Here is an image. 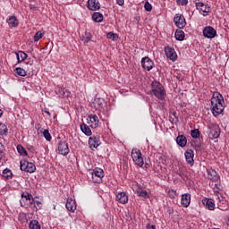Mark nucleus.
Segmentation results:
<instances>
[{
    "instance_id": "nucleus-27",
    "label": "nucleus",
    "mask_w": 229,
    "mask_h": 229,
    "mask_svg": "<svg viewBox=\"0 0 229 229\" xmlns=\"http://www.w3.org/2000/svg\"><path fill=\"white\" fill-rule=\"evenodd\" d=\"M103 19L104 16L101 13L96 12L92 14V21H94V22H103Z\"/></svg>"
},
{
    "instance_id": "nucleus-40",
    "label": "nucleus",
    "mask_w": 229,
    "mask_h": 229,
    "mask_svg": "<svg viewBox=\"0 0 229 229\" xmlns=\"http://www.w3.org/2000/svg\"><path fill=\"white\" fill-rule=\"evenodd\" d=\"M89 40H92V34L86 33V36L82 38V41L84 42V44H89Z\"/></svg>"
},
{
    "instance_id": "nucleus-3",
    "label": "nucleus",
    "mask_w": 229,
    "mask_h": 229,
    "mask_svg": "<svg viewBox=\"0 0 229 229\" xmlns=\"http://www.w3.org/2000/svg\"><path fill=\"white\" fill-rule=\"evenodd\" d=\"M89 173L94 183H101V182H103V178H105V171H103L102 168L96 167L93 170H89Z\"/></svg>"
},
{
    "instance_id": "nucleus-54",
    "label": "nucleus",
    "mask_w": 229,
    "mask_h": 229,
    "mask_svg": "<svg viewBox=\"0 0 229 229\" xmlns=\"http://www.w3.org/2000/svg\"><path fill=\"white\" fill-rule=\"evenodd\" d=\"M32 64H33V62L30 63V65H32Z\"/></svg>"
},
{
    "instance_id": "nucleus-33",
    "label": "nucleus",
    "mask_w": 229,
    "mask_h": 229,
    "mask_svg": "<svg viewBox=\"0 0 229 229\" xmlns=\"http://www.w3.org/2000/svg\"><path fill=\"white\" fill-rule=\"evenodd\" d=\"M16 148H17V151H18V153H20V155H21L22 157H27L28 152L26 151V148H24V147H22V145H18Z\"/></svg>"
},
{
    "instance_id": "nucleus-6",
    "label": "nucleus",
    "mask_w": 229,
    "mask_h": 229,
    "mask_svg": "<svg viewBox=\"0 0 229 229\" xmlns=\"http://www.w3.org/2000/svg\"><path fill=\"white\" fill-rule=\"evenodd\" d=\"M21 171H25L26 173H35L37 166H35V164L31 162H28L26 160L21 161Z\"/></svg>"
},
{
    "instance_id": "nucleus-43",
    "label": "nucleus",
    "mask_w": 229,
    "mask_h": 229,
    "mask_svg": "<svg viewBox=\"0 0 229 229\" xmlns=\"http://www.w3.org/2000/svg\"><path fill=\"white\" fill-rule=\"evenodd\" d=\"M176 3L179 6H187V4H189V0H176Z\"/></svg>"
},
{
    "instance_id": "nucleus-38",
    "label": "nucleus",
    "mask_w": 229,
    "mask_h": 229,
    "mask_svg": "<svg viewBox=\"0 0 229 229\" xmlns=\"http://www.w3.org/2000/svg\"><path fill=\"white\" fill-rule=\"evenodd\" d=\"M42 37H44V31L39 30L36 32V34L34 35V42H38V40H40Z\"/></svg>"
},
{
    "instance_id": "nucleus-31",
    "label": "nucleus",
    "mask_w": 229,
    "mask_h": 229,
    "mask_svg": "<svg viewBox=\"0 0 229 229\" xmlns=\"http://www.w3.org/2000/svg\"><path fill=\"white\" fill-rule=\"evenodd\" d=\"M14 72H15V74H17L18 76H22V77H24V76H27V72H26V70H24V69H22V68H21V67H18V68H15L14 69Z\"/></svg>"
},
{
    "instance_id": "nucleus-45",
    "label": "nucleus",
    "mask_w": 229,
    "mask_h": 229,
    "mask_svg": "<svg viewBox=\"0 0 229 229\" xmlns=\"http://www.w3.org/2000/svg\"><path fill=\"white\" fill-rule=\"evenodd\" d=\"M144 8L146 10V12H151V10H153V5H151V4H149L148 1L145 3L144 4Z\"/></svg>"
},
{
    "instance_id": "nucleus-51",
    "label": "nucleus",
    "mask_w": 229,
    "mask_h": 229,
    "mask_svg": "<svg viewBox=\"0 0 229 229\" xmlns=\"http://www.w3.org/2000/svg\"><path fill=\"white\" fill-rule=\"evenodd\" d=\"M43 112L45 113V114H47V115H48V117H51V113L49 112V111H47V110H43Z\"/></svg>"
},
{
    "instance_id": "nucleus-21",
    "label": "nucleus",
    "mask_w": 229,
    "mask_h": 229,
    "mask_svg": "<svg viewBox=\"0 0 229 229\" xmlns=\"http://www.w3.org/2000/svg\"><path fill=\"white\" fill-rule=\"evenodd\" d=\"M135 194L139 196L140 198H144V199H149V193H148V191L143 190L142 188L139 187L136 190H134Z\"/></svg>"
},
{
    "instance_id": "nucleus-53",
    "label": "nucleus",
    "mask_w": 229,
    "mask_h": 229,
    "mask_svg": "<svg viewBox=\"0 0 229 229\" xmlns=\"http://www.w3.org/2000/svg\"><path fill=\"white\" fill-rule=\"evenodd\" d=\"M3 115V110L0 109V117Z\"/></svg>"
},
{
    "instance_id": "nucleus-39",
    "label": "nucleus",
    "mask_w": 229,
    "mask_h": 229,
    "mask_svg": "<svg viewBox=\"0 0 229 229\" xmlns=\"http://www.w3.org/2000/svg\"><path fill=\"white\" fill-rule=\"evenodd\" d=\"M106 38H109L110 40H117V38H119V36H117V34L114 33V32H108L106 35Z\"/></svg>"
},
{
    "instance_id": "nucleus-5",
    "label": "nucleus",
    "mask_w": 229,
    "mask_h": 229,
    "mask_svg": "<svg viewBox=\"0 0 229 229\" xmlns=\"http://www.w3.org/2000/svg\"><path fill=\"white\" fill-rule=\"evenodd\" d=\"M208 128H209L208 138L211 139V140H214V139H219L221 135V129H219V126L215 123H209Z\"/></svg>"
},
{
    "instance_id": "nucleus-1",
    "label": "nucleus",
    "mask_w": 229,
    "mask_h": 229,
    "mask_svg": "<svg viewBox=\"0 0 229 229\" xmlns=\"http://www.w3.org/2000/svg\"><path fill=\"white\" fill-rule=\"evenodd\" d=\"M225 98H223V95L219 92H214L213 96L211 98V112L215 117H217V115H221L223 114V111L225 110Z\"/></svg>"
},
{
    "instance_id": "nucleus-37",
    "label": "nucleus",
    "mask_w": 229,
    "mask_h": 229,
    "mask_svg": "<svg viewBox=\"0 0 229 229\" xmlns=\"http://www.w3.org/2000/svg\"><path fill=\"white\" fill-rule=\"evenodd\" d=\"M21 198H24L25 199L29 200L30 203H31V201H35V199H33V195H31L29 192L22 193Z\"/></svg>"
},
{
    "instance_id": "nucleus-14",
    "label": "nucleus",
    "mask_w": 229,
    "mask_h": 229,
    "mask_svg": "<svg viewBox=\"0 0 229 229\" xmlns=\"http://www.w3.org/2000/svg\"><path fill=\"white\" fill-rule=\"evenodd\" d=\"M195 6L199 13H210L211 8L208 4H205L203 2H198L195 4Z\"/></svg>"
},
{
    "instance_id": "nucleus-7",
    "label": "nucleus",
    "mask_w": 229,
    "mask_h": 229,
    "mask_svg": "<svg viewBox=\"0 0 229 229\" xmlns=\"http://www.w3.org/2000/svg\"><path fill=\"white\" fill-rule=\"evenodd\" d=\"M174 22L179 30H183L184 26H187V21H185V16L183 14L177 13L174 18Z\"/></svg>"
},
{
    "instance_id": "nucleus-8",
    "label": "nucleus",
    "mask_w": 229,
    "mask_h": 229,
    "mask_svg": "<svg viewBox=\"0 0 229 229\" xmlns=\"http://www.w3.org/2000/svg\"><path fill=\"white\" fill-rule=\"evenodd\" d=\"M202 33L205 38H216L217 30H216L212 26H207L203 29Z\"/></svg>"
},
{
    "instance_id": "nucleus-2",
    "label": "nucleus",
    "mask_w": 229,
    "mask_h": 229,
    "mask_svg": "<svg viewBox=\"0 0 229 229\" xmlns=\"http://www.w3.org/2000/svg\"><path fill=\"white\" fill-rule=\"evenodd\" d=\"M151 94L160 101L165 99V88L158 81H154L151 83Z\"/></svg>"
},
{
    "instance_id": "nucleus-9",
    "label": "nucleus",
    "mask_w": 229,
    "mask_h": 229,
    "mask_svg": "<svg viewBox=\"0 0 229 229\" xmlns=\"http://www.w3.org/2000/svg\"><path fill=\"white\" fill-rule=\"evenodd\" d=\"M57 151L59 155H63L64 157H67L69 155L70 149H69V143L66 141H60L57 146Z\"/></svg>"
},
{
    "instance_id": "nucleus-32",
    "label": "nucleus",
    "mask_w": 229,
    "mask_h": 229,
    "mask_svg": "<svg viewBox=\"0 0 229 229\" xmlns=\"http://www.w3.org/2000/svg\"><path fill=\"white\" fill-rule=\"evenodd\" d=\"M13 173H12V170L6 168L3 171V176L4 178H5V180H10V178H12L13 176Z\"/></svg>"
},
{
    "instance_id": "nucleus-4",
    "label": "nucleus",
    "mask_w": 229,
    "mask_h": 229,
    "mask_svg": "<svg viewBox=\"0 0 229 229\" xmlns=\"http://www.w3.org/2000/svg\"><path fill=\"white\" fill-rule=\"evenodd\" d=\"M131 158L136 165L143 167L144 165V157H142V152L139 148H132L131 150Z\"/></svg>"
},
{
    "instance_id": "nucleus-19",
    "label": "nucleus",
    "mask_w": 229,
    "mask_h": 229,
    "mask_svg": "<svg viewBox=\"0 0 229 229\" xmlns=\"http://www.w3.org/2000/svg\"><path fill=\"white\" fill-rule=\"evenodd\" d=\"M88 8L91 12H96L101 8V4L97 0H88Z\"/></svg>"
},
{
    "instance_id": "nucleus-23",
    "label": "nucleus",
    "mask_w": 229,
    "mask_h": 229,
    "mask_svg": "<svg viewBox=\"0 0 229 229\" xmlns=\"http://www.w3.org/2000/svg\"><path fill=\"white\" fill-rule=\"evenodd\" d=\"M176 142L181 148H185L187 146V138L184 135H179L176 138Z\"/></svg>"
},
{
    "instance_id": "nucleus-29",
    "label": "nucleus",
    "mask_w": 229,
    "mask_h": 229,
    "mask_svg": "<svg viewBox=\"0 0 229 229\" xmlns=\"http://www.w3.org/2000/svg\"><path fill=\"white\" fill-rule=\"evenodd\" d=\"M222 190H223V186H221V181H219L218 182H215L213 191H214L216 196H217V194H219V191H222Z\"/></svg>"
},
{
    "instance_id": "nucleus-30",
    "label": "nucleus",
    "mask_w": 229,
    "mask_h": 229,
    "mask_svg": "<svg viewBox=\"0 0 229 229\" xmlns=\"http://www.w3.org/2000/svg\"><path fill=\"white\" fill-rule=\"evenodd\" d=\"M29 228L30 229H40V224L38 223V220H32L30 222Z\"/></svg>"
},
{
    "instance_id": "nucleus-34",
    "label": "nucleus",
    "mask_w": 229,
    "mask_h": 229,
    "mask_svg": "<svg viewBox=\"0 0 229 229\" xmlns=\"http://www.w3.org/2000/svg\"><path fill=\"white\" fill-rule=\"evenodd\" d=\"M30 205H34V208H36V210H40V208H42V201L40 200L34 199V201H30Z\"/></svg>"
},
{
    "instance_id": "nucleus-16",
    "label": "nucleus",
    "mask_w": 229,
    "mask_h": 229,
    "mask_svg": "<svg viewBox=\"0 0 229 229\" xmlns=\"http://www.w3.org/2000/svg\"><path fill=\"white\" fill-rule=\"evenodd\" d=\"M202 205H204L208 210H216V201L213 199L204 198L202 199Z\"/></svg>"
},
{
    "instance_id": "nucleus-22",
    "label": "nucleus",
    "mask_w": 229,
    "mask_h": 229,
    "mask_svg": "<svg viewBox=\"0 0 229 229\" xmlns=\"http://www.w3.org/2000/svg\"><path fill=\"white\" fill-rule=\"evenodd\" d=\"M65 207L69 212H74L76 210V200L68 199Z\"/></svg>"
},
{
    "instance_id": "nucleus-24",
    "label": "nucleus",
    "mask_w": 229,
    "mask_h": 229,
    "mask_svg": "<svg viewBox=\"0 0 229 229\" xmlns=\"http://www.w3.org/2000/svg\"><path fill=\"white\" fill-rule=\"evenodd\" d=\"M7 23L10 28H17V26H19V20H17L15 16H11L7 20Z\"/></svg>"
},
{
    "instance_id": "nucleus-36",
    "label": "nucleus",
    "mask_w": 229,
    "mask_h": 229,
    "mask_svg": "<svg viewBox=\"0 0 229 229\" xmlns=\"http://www.w3.org/2000/svg\"><path fill=\"white\" fill-rule=\"evenodd\" d=\"M43 137L47 140L48 142H51L53 137H51V133L49 132V130L46 129L43 131Z\"/></svg>"
},
{
    "instance_id": "nucleus-35",
    "label": "nucleus",
    "mask_w": 229,
    "mask_h": 229,
    "mask_svg": "<svg viewBox=\"0 0 229 229\" xmlns=\"http://www.w3.org/2000/svg\"><path fill=\"white\" fill-rule=\"evenodd\" d=\"M8 133V127L4 123H0V135H6Z\"/></svg>"
},
{
    "instance_id": "nucleus-47",
    "label": "nucleus",
    "mask_w": 229,
    "mask_h": 229,
    "mask_svg": "<svg viewBox=\"0 0 229 229\" xmlns=\"http://www.w3.org/2000/svg\"><path fill=\"white\" fill-rule=\"evenodd\" d=\"M95 103L97 105H98L99 106H101V105H103V103H105V100L103 98H98L95 100Z\"/></svg>"
},
{
    "instance_id": "nucleus-17",
    "label": "nucleus",
    "mask_w": 229,
    "mask_h": 229,
    "mask_svg": "<svg viewBox=\"0 0 229 229\" xmlns=\"http://www.w3.org/2000/svg\"><path fill=\"white\" fill-rule=\"evenodd\" d=\"M185 160L189 165H194V150L188 149L184 153Z\"/></svg>"
},
{
    "instance_id": "nucleus-48",
    "label": "nucleus",
    "mask_w": 229,
    "mask_h": 229,
    "mask_svg": "<svg viewBox=\"0 0 229 229\" xmlns=\"http://www.w3.org/2000/svg\"><path fill=\"white\" fill-rule=\"evenodd\" d=\"M146 228L147 229H157V225H151V224H147Z\"/></svg>"
},
{
    "instance_id": "nucleus-25",
    "label": "nucleus",
    "mask_w": 229,
    "mask_h": 229,
    "mask_svg": "<svg viewBox=\"0 0 229 229\" xmlns=\"http://www.w3.org/2000/svg\"><path fill=\"white\" fill-rule=\"evenodd\" d=\"M15 55H16V58L18 60V64L24 62V60H26V58H28V54H26L24 51L15 52Z\"/></svg>"
},
{
    "instance_id": "nucleus-41",
    "label": "nucleus",
    "mask_w": 229,
    "mask_h": 229,
    "mask_svg": "<svg viewBox=\"0 0 229 229\" xmlns=\"http://www.w3.org/2000/svg\"><path fill=\"white\" fill-rule=\"evenodd\" d=\"M191 135L192 139H198V137H199V129L191 130Z\"/></svg>"
},
{
    "instance_id": "nucleus-18",
    "label": "nucleus",
    "mask_w": 229,
    "mask_h": 229,
    "mask_svg": "<svg viewBox=\"0 0 229 229\" xmlns=\"http://www.w3.org/2000/svg\"><path fill=\"white\" fill-rule=\"evenodd\" d=\"M116 201L122 205H126L128 203V195L126 192H118L115 196Z\"/></svg>"
},
{
    "instance_id": "nucleus-15",
    "label": "nucleus",
    "mask_w": 229,
    "mask_h": 229,
    "mask_svg": "<svg viewBox=\"0 0 229 229\" xmlns=\"http://www.w3.org/2000/svg\"><path fill=\"white\" fill-rule=\"evenodd\" d=\"M87 121L88 124H90V128H98V126H99V117L96 114H89Z\"/></svg>"
},
{
    "instance_id": "nucleus-46",
    "label": "nucleus",
    "mask_w": 229,
    "mask_h": 229,
    "mask_svg": "<svg viewBox=\"0 0 229 229\" xmlns=\"http://www.w3.org/2000/svg\"><path fill=\"white\" fill-rule=\"evenodd\" d=\"M178 174H179V176H181V178L182 180H185V178H187V174L185 172H183V170H182V169H179Z\"/></svg>"
},
{
    "instance_id": "nucleus-49",
    "label": "nucleus",
    "mask_w": 229,
    "mask_h": 229,
    "mask_svg": "<svg viewBox=\"0 0 229 229\" xmlns=\"http://www.w3.org/2000/svg\"><path fill=\"white\" fill-rule=\"evenodd\" d=\"M118 6H124V0H115Z\"/></svg>"
},
{
    "instance_id": "nucleus-12",
    "label": "nucleus",
    "mask_w": 229,
    "mask_h": 229,
    "mask_svg": "<svg viewBox=\"0 0 229 229\" xmlns=\"http://www.w3.org/2000/svg\"><path fill=\"white\" fill-rule=\"evenodd\" d=\"M88 143L90 149H97L101 146V140H99V136H91L89 138Z\"/></svg>"
},
{
    "instance_id": "nucleus-13",
    "label": "nucleus",
    "mask_w": 229,
    "mask_h": 229,
    "mask_svg": "<svg viewBox=\"0 0 229 229\" xmlns=\"http://www.w3.org/2000/svg\"><path fill=\"white\" fill-rule=\"evenodd\" d=\"M207 173L208 180H211V182H214L215 183H219V182H221V176L217 174L216 169H208Z\"/></svg>"
},
{
    "instance_id": "nucleus-28",
    "label": "nucleus",
    "mask_w": 229,
    "mask_h": 229,
    "mask_svg": "<svg viewBox=\"0 0 229 229\" xmlns=\"http://www.w3.org/2000/svg\"><path fill=\"white\" fill-rule=\"evenodd\" d=\"M175 38L176 40H179L180 42H182V40L185 39V32H183V30H177L175 31Z\"/></svg>"
},
{
    "instance_id": "nucleus-42",
    "label": "nucleus",
    "mask_w": 229,
    "mask_h": 229,
    "mask_svg": "<svg viewBox=\"0 0 229 229\" xmlns=\"http://www.w3.org/2000/svg\"><path fill=\"white\" fill-rule=\"evenodd\" d=\"M168 196L172 199H174V198H176V196H178V193H176V191H174V190H169L168 191Z\"/></svg>"
},
{
    "instance_id": "nucleus-11",
    "label": "nucleus",
    "mask_w": 229,
    "mask_h": 229,
    "mask_svg": "<svg viewBox=\"0 0 229 229\" xmlns=\"http://www.w3.org/2000/svg\"><path fill=\"white\" fill-rule=\"evenodd\" d=\"M141 67H143L145 71H151V69L155 67V62L148 56H145L141 59Z\"/></svg>"
},
{
    "instance_id": "nucleus-52",
    "label": "nucleus",
    "mask_w": 229,
    "mask_h": 229,
    "mask_svg": "<svg viewBox=\"0 0 229 229\" xmlns=\"http://www.w3.org/2000/svg\"><path fill=\"white\" fill-rule=\"evenodd\" d=\"M218 208H219L220 210H225V208H221V205H218Z\"/></svg>"
},
{
    "instance_id": "nucleus-50",
    "label": "nucleus",
    "mask_w": 229,
    "mask_h": 229,
    "mask_svg": "<svg viewBox=\"0 0 229 229\" xmlns=\"http://www.w3.org/2000/svg\"><path fill=\"white\" fill-rule=\"evenodd\" d=\"M29 7H30V10H31L32 12H37V7L34 5V4H30L29 5Z\"/></svg>"
},
{
    "instance_id": "nucleus-44",
    "label": "nucleus",
    "mask_w": 229,
    "mask_h": 229,
    "mask_svg": "<svg viewBox=\"0 0 229 229\" xmlns=\"http://www.w3.org/2000/svg\"><path fill=\"white\" fill-rule=\"evenodd\" d=\"M4 157V146L0 142V160H3Z\"/></svg>"
},
{
    "instance_id": "nucleus-26",
    "label": "nucleus",
    "mask_w": 229,
    "mask_h": 229,
    "mask_svg": "<svg viewBox=\"0 0 229 229\" xmlns=\"http://www.w3.org/2000/svg\"><path fill=\"white\" fill-rule=\"evenodd\" d=\"M81 131H82V133H84V135H87V137H90V135H92V131L90 130V127H89V125H87L86 123L81 124Z\"/></svg>"
},
{
    "instance_id": "nucleus-10",
    "label": "nucleus",
    "mask_w": 229,
    "mask_h": 229,
    "mask_svg": "<svg viewBox=\"0 0 229 229\" xmlns=\"http://www.w3.org/2000/svg\"><path fill=\"white\" fill-rule=\"evenodd\" d=\"M165 55L166 57L169 58V60H172V62H176L178 60V55L176 54V50L171 47H165Z\"/></svg>"
},
{
    "instance_id": "nucleus-20",
    "label": "nucleus",
    "mask_w": 229,
    "mask_h": 229,
    "mask_svg": "<svg viewBox=\"0 0 229 229\" xmlns=\"http://www.w3.org/2000/svg\"><path fill=\"white\" fill-rule=\"evenodd\" d=\"M181 205L182 207H184V208H187V207H189V205H191V194L184 193L182 195Z\"/></svg>"
}]
</instances>
